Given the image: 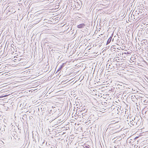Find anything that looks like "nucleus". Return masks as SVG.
Here are the masks:
<instances>
[{"label":"nucleus","instance_id":"f257e3e1","mask_svg":"<svg viewBox=\"0 0 148 148\" xmlns=\"http://www.w3.org/2000/svg\"><path fill=\"white\" fill-rule=\"evenodd\" d=\"M136 120L135 119V118H134V119H132L130 120V121L128 123V124L131 127H132L134 126L135 127H136Z\"/></svg>","mask_w":148,"mask_h":148},{"label":"nucleus","instance_id":"f03ea898","mask_svg":"<svg viewBox=\"0 0 148 148\" xmlns=\"http://www.w3.org/2000/svg\"><path fill=\"white\" fill-rule=\"evenodd\" d=\"M141 101H143V103L144 105L148 104V99L146 98L145 100L144 99H142Z\"/></svg>","mask_w":148,"mask_h":148},{"label":"nucleus","instance_id":"7ed1b4c3","mask_svg":"<svg viewBox=\"0 0 148 148\" xmlns=\"http://www.w3.org/2000/svg\"><path fill=\"white\" fill-rule=\"evenodd\" d=\"M85 26V24L83 23L82 24H80L79 25H77V27L78 28H82L83 27Z\"/></svg>","mask_w":148,"mask_h":148},{"label":"nucleus","instance_id":"20e7f679","mask_svg":"<svg viewBox=\"0 0 148 148\" xmlns=\"http://www.w3.org/2000/svg\"><path fill=\"white\" fill-rule=\"evenodd\" d=\"M66 63H63L62 64V65H61L60 67L58 69L57 71V72H58L60 71L61 69H62L64 66V65L65 64H66Z\"/></svg>","mask_w":148,"mask_h":148},{"label":"nucleus","instance_id":"39448f33","mask_svg":"<svg viewBox=\"0 0 148 148\" xmlns=\"http://www.w3.org/2000/svg\"><path fill=\"white\" fill-rule=\"evenodd\" d=\"M141 123V122L139 120H138V121H136V127H137L139 126Z\"/></svg>","mask_w":148,"mask_h":148},{"label":"nucleus","instance_id":"423d86ee","mask_svg":"<svg viewBox=\"0 0 148 148\" xmlns=\"http://www.w3.org/2000/svg\"><path fill=\"white\" fill-rule=\"evenodd\" d=\"M112 39V37L111 36H110L108 39L106 45L110 43V42L111 41Z\"/></svg>","mask_w":148,"mask_h":148},{"label":"nucleus","instance_id":"0eeeda50","mask_svg":"<svg viewBox=\"0 0 148 148\" xmlns=\"http://www.w3.org/2000/svg\"><path fill=\"white\" fill-rule=\"evenodd\" d=\"M14 58H15V57H14ZM16 59H14L15 60H18V61H20L21 60V59L20 58L19 59L18 58H18L16 57Z\"/></svg>","mask_w":148,"mask_h":148},{"label":"nucleus","instance_id":"6e6552de","mask_svg":"<svg viewBox=\"0 0 148 148\" xmlns=\"http://www.w3.org/2000/svg\"><path fill=\"white\" fill-rule=\"evenodd\" d=\"M14 58H15V57H14ZM16 59H14L15 60H18V61H20L21 60V59L20 58L19 59L18 58H18L16 57Z\"/></svg>","mask_w":148,"mask_h":148},{"label":"nucleus","instance_id":"1a4fd4ad","mask_svg":"<svg viewBox=\"0 0 148 148\" xmlns=\"http://www.w3.org/2000/svg\"><path fill=\"white\" fill-rule=\"evenodd\" d=\"M119 58L118 57H115L114 58V60H114V61H116V60H117V58Z\"/></svg>","mask_w":148,"mask_h":148},{"label":"nucleus","instance_id":"9d476101","mask_svg":"<svg viewBox=\"0 0 148 148\" xmlns=\"http://www.w3.org/2000/svg\"><path fill=\"white\" fill-rule=\"evenodd\" d=\"M50 148H54V147L53 146V145H51V147H50Z\"/></svg>","mask_w":148,"mask_h":148},{"label":"nucleus","instance_id":"9b49d317","mask_svg":"<svg viewBox=\"0 0 148 148\" xmlns=\"http://www.w3.org/2000/svg\"><path fill=\"white\" fill-rule=\"evenodd\" d=\"M33 139H34V141L35 140V141H36V139H35V138H36V136H35V138H34V136H33Z\"/></svg>","mask_w":148,"mask_h":148},{"label":"nucleus","instance_id":"f8f14e48","mask_svg":"<svg viewBox=\"0 0 148 148\" xmlns=\"http://www.w3.org/2000/svg\"><path fill=\"white\" fill-rule=\"evenodd\" d=\"M146 33L148 34V30L147 29L146 31Z\"/></svg>","mask_w":148,"mask_h":148},{"label":"nucleus","instance_id":"ddd939ff","mask_svg":"<svg viewBox=\"0 0 148 148\" xmlns=\"http://www.w3.org/2000/svg\"><path fill=\"white\" fill-rule=\"evenodd\" d=\"M140 13V11H138V14L139 13Z\"/></svg>","mask_w":148,"mask_h":148},{"label":"nucleus","instance_id":"4468645a","mask_svg":"<svg viewBox=\"0 0 148 148\" xmlns=\"http://www.w3.org/2000/svg\"><path fill=\"white\" fill-rule=\"evenodd\" d=\"M86 148H89V147L88 146H86Z\"/></svg>","mask_w":148,"mask_h":148},{"label":"nucleus","instance_id":"2eb2a0df","mask_svg":"<svg viewBox=\"0 0 148 148\" xmlns=\"http://www.w3.org/2000/svg\"><path fill=\"white\" fill-rule=\"evenodd\" d=\"M113 40H114V39L113 38L112 40V41H113Z\"/></svg>","mask_w":148,"mask_h":148},{"label":"nucleus","instance_id":"dca6fc26","mask_svg":"<svg viewBox=\"0 0 148 148\" xmlns=\"http://www.w3.org/2000/svg\"><path fill=\"white\" fill-rule=\"evenodd\" d=\"M109 66H110V64H109Z\"/></svg>","mask_w":148,"mask_h":148}]
</instances>
